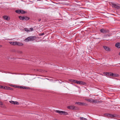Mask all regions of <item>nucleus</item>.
<instances>
[{
	"label": "nucleus",
	"instance_id": "obj_1",
	"mask_svg": "<svg viewBox=\"0 0 120 120\" xmlns=\"http://www.w3.org/2000/svg\"><path fill=\"white\" fill-rule=\"evenodd\" d=\"M36 38V37L35 36H30L25 39L24 41L25 42L33 41L35 40Z\"/></svg>",
	"mask_w": 120,
	"mask_h": 120
},
{
	"label": "nucleus",
	"instance_id": "obj_2",
	"mask_svg": "<svg viewBox=\"0 0 120 120\" xmlns=\"http://www.w3.org/2000/svg\"><path fill=\"white\" fill-rule=\"evenodd\" d=\"M55 111L56 112L58 113L61 115L63 114L65 115H66L68 114V113L67 112L65 111L58 110H56Z\"/></svg>",
	"mask_w": 120,
	"mask_h": 120
},
{
	"label": "nucleus",
	"instance_id": "obj_3",
	"mask_svg": "<svg viewBox=\"0 0 120 120\" xmlns=\"http://www.w3.org/2000/svg\"><path fill=\"white\" fill-rule=\"evenodd\" d=\"M67 108L69 109H71L72 110H75L78 109V108L77 107L73 105L68 106Z\"/></svg>",
	"mask_w": 120,
	"mask_h": 120
},
{
	"label": "nucleus",
	"instance_id": "obj_4",
	"mask_svg": "<svg viewBox=\"0 0 120 120\" xmlns=\"http://www.w3.org/2000/svg\"><path fill=\"white\" fill-rule=\"evenodd\" d=\"M16 88H20L21 89H30V88L29 87H27L25 86H16Z\"/></svg>",
	"mask_w": 120,
	"mask_h": 120
},
{
	"label": "nucleus",
	"instance_id": "obj_5",
	"mask_svg": "<svg viewBox=\"0 0 120 120\" xmlns=\"http://www.w3.org/2000/svg\"><path fill=\"white\" fill-rule=\"evenodd\" d=\"M75 104L79 105L82 106H86V105H87V104L85 103L80 102H75Z\"/></svg>",
	"mask_w": 120,
	"mask_h": 120
},
{
	"label": "nucleus",
	"instance_id": "obj_6",
	"mask_svg": "<svg viewBox=\"0 0 120 120\" xmlns=\"http://www.w3.org/2000/svg\"><path fill=\"white\" fill-rule=\"evenodd\" d=\"M9 102L11 103L14 105H18L19 104L18 102L17 101H10Z\"/></svg>",
	"mask_w": 120,
	"mask_h": 120
},
{
	"label": "nucleus",
	"instance_id": "obj_7",
	"mask_svg": "<svg viewBox=\"0 0 120 120\" xmlns=\"http://www.w3.org/2000/svg\"><path fill=\"white\" fill-rule=\"evenodd\" d=\"M103 47L106 51H110V49L107 46H103Z\"/></svg>",
	"mask_w": 120,
	"mask_h": 120
},
{
	"label": "nucleus",
	"instance_id": "obj_8",
	"mask_svg": "<svg viewBox=\"0 0 120 120\" xmlns=\"http://www.w3.org/2000/svg\"><path fill=\"white\" fill-rule=\"evenodd\" d=\"M93 99L92 98H90V99H87V98H86L85 99V100L88 101L89 102H92V101Z\"/></svg>",
	"mask_w": 120,
	"mask_h": 120
},
{
	"label": "nucleus",
	"instance_id": "obj_9",
	"mask_svg": "<svg viewBox=\"0 0 120 120\" xmlns=\"http://www.w3.org/2000/svg\"><path fill=\"white\" fill-rule=\"evenodd\" d=\"M10 43L13 45H16V41H11L9 42Z\"/></svg>",
	"mask_w": 120,
	"mask_h": 120
},
{
	"label": "nucleus",
	"instance_id": "obj_10",
	"mask_svg": "<svg viewBox=\"0 0 120 120\" xmlns=\"http://www.w3.org/2000/svg\"><path fill=\"white\" fill-rule=\"evenodd\" d=\"M110 76H112L113 77H117L118 76V75L116 74H114L113 73H111Z\"/></svg>",
	"mask_w": 120,
	"mask_h": 120
},
{
	"label": "nucleus",
	"instance_id": "obj_11",
	"mask_svg": "<svg viewBox=\"0 0 120 120\" xmlns=\"http://www.w3.org/2000/svg\"><path fill=\"white\" fill-rule=\"evenodd\" d=\"M23 44L22 43L19 42H17L16 41V45L18 46H22L23 45Z\"/></svg>",
	"mask_w": 120,
	"mask_h": 120
},
{
	"label": "nucleus",
	"instance_id": "obj_12",
	"mask_svg": "<svg viewBox=\"0 0 120 120\" xmlns=\"http://www.w3.org/2000/svg\"><path fill=\"white\" fill-rule=\"evenodd\" d=\"M115 46L116 47L118 48H120V43L118 42L116 43Z\"/></svg>",
	"mask_w": 120,
	"mask_h": 120
},
{
	"label": "nucleus",
	"instance_id": "obj_13",
	"mask_svg": "<svg viewBox=\"0 0 120 120\" xmlns=\"http://www.w3.org/2000/svg\"><path fill=\"white\" fill-rule=\"evenodd\" d=\"M23 17L24 18V20L26 21L30 19L29 17L26 16H23Z\"/></svg>",
	"mask_w": 120,
	"mask_h": 120
},
{
	"label": "nucleus",
	"instance_id": "obj_14",
	"mask_svg": "<svg viewBox=\"0 0 120 120\" xmlns=\"http://www.w3.org/2000/svg\"><path fill=\"white\" fill-rule=\"evenodd\" d=\"M100 31L103 33H105L106 32V31L104 29H102L100 30Z\"/></svg>",
	"mask_w": 120,
	"mask_h": 120
},
{
	"label": "nucleus",
	"instance_id": "obj_15",
	"mask_svg": "<svg viewBox=\"0 0 120 120\" xmlns=\"http://www.w3.org/2000/svg\"><path fill=\"white\" fill-rule=\"evenodd\" d=\"M104 74H105L107 76H110L111 72H104Z\"/></svg>",
	"mask_w": 120,
	"mask_h": 120
},
{
	"label": "nucleus",
	"instance_id": "obj_16",
	"mask_svg": "<svg viewBox=\"0 0 120 120\" xmlns=\"http://www.w3.org/2000/svg\"><path fill=\"white\" fill-rule=\"evenodd\" d=\"M69 80L71 81V82H74L75 83H76V82H77V80L73 79H70Z\"/></svg>",
	"mask_w": 120,
	"mask_h": 120
},
{
	"label": "nucleus",
	"instance_id": "obj_17",
	"mask_svg": "<svg viewBox=\"0 0 120 120\" xmlns=\"http://www.w3.org/2000/svg\"><path fill=\"white\" fill-rule=\"evenodd\" d=\"M19 19L21 20H24L23 16H19Z\"/></svg>",
	"mask_w": 120,
	"mask_h": 120
},
{
	"label": "nucleus",
	"instance_id": "obj_18",
	"mask_svg": "<svg viewBox=\"0 0 120 120\" xmlns=\"http://www.w3.org/2000/svg\"><path fill=\"white\" fill-rule=\"evenodd\" d=\"M26 13V12L24 11V10L21 9V12L20 13H21L22 14H24L25 13Z\"/></svg>",
	"mask_w": 120,
	"mask_h": 120
},
{
	"label": "nucleus",
	"instance_id": "obj_19",
	"mask_svg": "<svg viewBox=\"0 0 120 120\" xmlns=\"http://www.w3.org/2000/svg\"><path fill=\"white\" fill-rule=\"evenodd\" d=\"M15 12L16 13H17L19 14L21 12V10H17L15 11Z\"/></svg>",
	"mask_w": 120,
	"mask_h": 120
},
{
	"label": "nucleus",
	"instance_id": "obj_20",
	"mask_svg": "<svg viewBox=\"0 0 120 120\" xmlns=\"http://www.w3.org/2000/svg\"><path fill=\"white\" fill-rule=\"evenodd\" d=\"M4 19L6 20H8V17L6 16H5L3 17Z\"/></svg>",
	"mask_w": 120,
	"mask_h": 120
},
{
	"label": "nucleus",
	"instance_id": "obj_21",
	"mask_svg": "<svg viewBox=\"0 0 120 120\" xmlns=\"http://www.w3.org/2000/svg\"><path fill=\"white\" fill-rule=\"evenodd\" d=\"M7 90H13V88H11V87H8V86H7Z\"/></svg>",
	"mask_w": 120,
	"mask_h": 120
},
{
	"label": "nucleus",
	"instance_id": "obj_22",
	"mask_svg": "<svg viewBox=\"0 0 120 120\" xmlns=\"http://www.w3.org/2000/svg\"><path fill=\"white\" fill-rule=\"evenodd\" d=\"M80 119L81 120H86V118H83V117H80Z\"/></svg>",
	"mask_w": 120,
	"mask_h": 120
},
{
	"label": "nucleus",
	"instance_id": "obj_23",
	"mask_svg": "<svg viewBox=\"0 0 120 120\" xmlns=\"http://www.w3.org/2000/svg\"><path fill=\"white\" fill-rule=\"evenodd\" d=\"M112 4V6L113 7H114L116 8L117 6V5L116 4Z\"/></svg>",
	"mask_w": 120,
	"mask_h": 120
},
{
	"label": "nucleus",
	"instance_id": "obj_24",
	"mask_svg": "<svg viewBox=\"0 0 120 120\" xmlns=\"http://www.w3.org/2000/svg\"><path fill=\"white\" fill-rule=\"evenodd\" d=\"M86 84V83L82 81H81L80 85H84Z\"/></svg>",
	"mask_w": 120,
	"mask_h": 120
},
{
	"label": "nucleus",
	"instance_id": "obj_25",
	"mask_svg": "<svg viewBox=\"0 0 120 120\" xmlns=\"http://www.w3.org/2000/svg\"><path fill=\"white\" fill-rule=\"evenodd\" d=\"M92 102H94L95 103H98V101H97L96 100H94L93 99Z\"/></svg>",
	"mask_w": 120,
	"mask_h": 120
},
{
	"label": "nucleus",
	"instance_id": "obj_26",
	"mask_svg": "<svg viewBox=\"0 0 120 120\" xmlns=\"http://www.w3.org/2000/svg\"><path fill=\"white\" fill-rule=\"evenodd\" d=\"M24 30L25 31L28 32L30 31V30H28V29L27 28H25Z\"/></svg>",
	"mask_w": 120,
	"mask_h": 120
},
{
	"label": "nucleus",
	"instance_id": "obj_27",
	"mask_svg": "<svg viewBox=\"0 0 120 120\" xmlns=\"http://www.w3.org/2000/svg\"><path fill=\"white\" fill-rule=\"evenodd\" d=\"M110 116L111 117H112V118H114V117H115V115H111V114H110Z\"/></svg>",
	"mask_w": 120,
	"mask_h": 120
},
{
	"label": "nucleus",
	"instance_id": "obj_28",
	"mask_svg": "<svg viewBox=\"0 0 120 120\" xmlns=\"http://www.w3.org/2000/svg\"><path fill=\"white\" fill-rule=\"evenodd\" d=\"M81 82V81H77V82L76 83H77L78 84H80Z\"/></svg>",
	"mask_w": 120,
	"mask_h": 120
},
{
	"label": "nucleus",
	"instance_id": "obj_29",
	"mask_svg": "<svg viewBox=\"0 0 120 120\" xmlns=\"http://www.w3.org/2000/svg\"><path fill=\"white\" fill-rule=\"evenodd\" d=\"M45 34L44 33H40L39 34V36H41L42 35H44Z\"/></svg>",
	"mask_w": 120,
	"mask_h": 120
},
{
	"label": "nucleus",
	"instance_id": "obj_30",
	"mask_svg": "<svg viewBox=\"0 0 120 120\" xmlns=\"http://www.w3.org/2000/svg\"><path fill=\"white\" fill-rule=\"evenodd\" d=\"M7 86H4V87H3V89L7 90Z\"/></svg>",
	"mask_w": 120,
	"mask_h": 120
},
{
	"label": "nucleus",
	"instance_id": "obj_31",
	"mask_svg": "<svg viewBox=\"0 0 120 120\" xmlns=\"http://www.w3.org/2000/svg\"><path fill=\"white\" fill-rule=\"evenodd\" d=\"M30 31H32L33 30V28H30Z\"/></svg>",
	"mask_w": 120,
	"mask_h": 120
},
{
	"label": "nucleus",
	"instance_id": "obj_32",
	"mask_svg": "<svg viewBox=\"0 0 120 120\" xmlns=\"http://www.w3.org/2000/svg\"><path fill=\"white\" fill-rule=\"evenodd\" d=\"M116 8L117 9H120V6H119L117 5V6Z\"/></svg>",
	"mask_w": 120,
	"mask_h": 120
},
{
	"label": "nucleus",
	"instance_id": "obj_33",
	"mask_svg": "<svg viewBox=\"0 0 120 120\" xmlns=\"http://www.w3.org/2000/svg\"><path fill=\"white\" fill-rule=\"evenodd\" d=\"M12 86L13 87H14L16 88V86L15 85H12Z\"/></svg>",
	"mask_w": 120,
	"mask_h": 120
},
{
	"label": "nucleus",
	"instance_id": "obj_34",
	"mask_svg": "<svg viewBox=\"0 0 120 120\" xmlns=\"http://www.w3.org/2000/svg\"><path fill=\"white\" fill-rule=\"evenodd\" d=\"M3 86L0 85V88L2 89L3 88Z\"/></svg>",
	"mask_w": 120,
	"mask_h": 120
},
{
	"label": "nucleus",
	"instance_id": "obj_35",
	"mask_svg": "<svg viewBox=\"0 0 120 120\" xmlns=\"http://www.w3.org/2000/svg\"><path fill=\"white\" fill-rule=\"evenodd\" d=\"M0 105H3V103L1 102L0 101Z\"/></svg>",
	"mask_w": 120,
	"mask_h": 120
},
{
	"label": "nucleus",
	"instance_id": "obj_36",
	"mask_svg": "<svg viewBox=\"0 0 120 120\" xmlns=\"http://www.w3.org/2000/svg\"><path fill=\"white\" fill-rule=\"evenodd\" d=\"M41 19H38V21L39 22H40V21H41Z\"/></svg>",
	"mask_w": 120,
	"mask_h": 120
},
{
	"label": "nucleus",
	"instance_id": "obj_37",
	"mask_svg": "<svg viewBox=\"0 0 120 120\" xmlns=\"http://www.w3.org/2000/svg\"><path fill=\"white\" fill-rule=\"evenodd\" d=\"M100 102L99 101H98V103H99V102Z\"/></svg>",
	"mask_w": 120,
	"mask_h": 120
},
{
	"label": "nucleus",
	"instance_id": "obj_38",
	"mask_svg": "<svg viewBox=\"0 0 120 120\" xmlns=\"http://www.w3.org/2000/svg\"><path fill=\"white\" fill-rule=\"evenodd\" d=\"M119 55H120V52H119Z\"/></svg>",
	"mask_w": 120,
	"mask_h": 120
},
{
	"label": "nucleus",
	"instance_id": "obj_39",
	"mask_svg": "<svg viewBox=\"0 0 120 120\" xmlns=\"http://www.w3.org/2000/svg\"><path fill=\"white\" fill-rule=\"evenodd\" d=\"M2 47V46L0 45V47Z\"/></svg>",
	"mask_w": 120,
	"mask_h": 120
}]
</instances>
